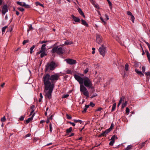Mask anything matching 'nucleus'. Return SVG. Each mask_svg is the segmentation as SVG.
<instances>
[{
  "label": "nucleus",
  "mask_w": 150,
  "mask_h": 150,
  "mask_svg": "<svg viewBox=\"0 0 150 150\" xmlns=\"http://www.w3.org/2000/svg\"><path fill=\"white\" fill-rule=\"evenodd\" d=\"M46 46L45 44H43L41 46L39 52H37V54H40V56L41 58L47 55L46 53Z\"/></svg>",
  "instance_id": "nucleus-4"
},
{
  "label": "nucleus",
  "mask_w": 150,
  "mask_h": 150,
  "mask_svg": "<svg viewBox=\"0 0 150 150\" xmlns=\"http://www.w3.org/2000/svg\"><path fill=\"white\" fill-rule=\"evenodd\" d=\"M12 30L13 29H12V28L11 27H10L9 28L8 30H7V32H10L12 31Z\"/></svg>",
  "instance_id": "nucleus-45"
},
{
  "label": "nucleus",
  "mask_w": 150,
  "mask_h": 150,
  "mask_svg": "<svg viewBox=\"0 0 150 150\" xmlns=\"http://www.w3.org/2000/svg\"><path fill=\"white\" fill-rule=\"evenodd\" d=\"M8 6L6 5H4L2 8V13L5 15V13L8 12Z\"/></svg>",
  "instance_id": "nucleus-10"
},
{
  "label": "nucleus",
  "mask_w": 150,
  "mask_h": 150,
  "mask_svg": "<svg viewBox=\"0 0 150 150\" xmlns=\"http://www.w3.org/2000/svg\"><path fill=\"white\" fill-rule=\"evenodd\" d=\"M35 108V106L34 105H32L31 107V108L33 110V109Z\"/></svg>",
  "instance_id": "nucleus-63"
},
{
  "label": "nucleus",
  "mask_w": 150,
  "mask_h": 150,
  "mask_svg": "<svg viewBox=\"0 0 150 150\" xmlns=\"http://www.w3.org/2000/svg\"><path fill=\"white\" fill-rule=\"evenodd\" d=\"M131 19H132V22L134 23V21L135 18H134V16L133 15H132V16H131Z\"/></svg>",
  "instance_id": "nucleus-41"
},
{
  "label": "nucleus",
  "mask_w": 150,
  "mask_h": 150,
  "mask_svg": "<svg viewBox=\"0 0 150 150\" xmlns=\"http://www.w3.org/2000/svg\"><path fill=\"white\" fill-rule=\"evenodd\" d=\"M102 110V108H101L100 107L96 111H100Z\"/></svg>",
  "instance_id": "nucleus-49"
},
{
  "label": "nucleus",
  "mask_w": 150,
  "mask_h": 150,
  "mask_svg": "<svg viewBox=\"0 0 150 150\" xmlns=\"http://www.w3.org/2000/svg\"><path fill=\"white\" fill-rule=\"evenodd\" d=\"M35 45H33L30 48V53L32 54L33 52V50L35 48Z\"/></svg>",
  "instance_id": "nucleus-26"
},
{
  "label": "nucleus",
  "mask_w": 150,
  "mask_h": 150,
  "mask_svg": "<svg viewBox=\"0 0 150 150\" xmlns=\"http://www.w3.org/2000/svg\"><path fill=\"white\" fill-rule=\"evenodd\" d=\"M35 5H36V6H38L39 5V6H42V7H44V6L43 5V4H41V3H40L39 2H36V3H35Z\"/></svg>",
  "instance_id": "nucleus-25"
},
{
  "label": "nucleus",
  "mask_w": 150,
  "mask_h": 150,
  "mask_svg": "<svg viewBox=\"0 0 150 150\" xmlns=\"http://www.w3.org/2000/svg\"><path fill=\"white\" fill-rule=\"evenodd\" d=\"M59 77V75L57 74L52 75L51 76L47 74L43 77L44 84L45 93V96L48 99L52 98V93L54 87V85L52 82L57 81Z\"/></svg>",
  "instance_id": "nucleus-1"
},
{
  "label": "nucleus",
  "mask_w": 150,
  "mask_h": 150,
  "mask_svg": "<svg viewBox=\"0 0 150 150\" xmlns=\"http://www.w3.org/2000/svg\"><path fill=\"white\" fill-rule=\"evenodd\" d=\"M66 115L67 117V119H69V120L71 119V118H72L71 117L69 116V115L68 114H67Z\"/></svg>",
  "instance_id": "nucleus-33"
},
{
  "label": "nucleus",
  "mask_w": 150,
  "mask_h": 150,
  "mask_svg": "<svg viewBox=\"0 0 150 150\" xmlns=\"http://www.w3.org/2000/svg\"><path fill=\"white\" fill-rule=\"evenodd\" d=\"M100 18V19L101 20V21L102 22H103L104 23V24H105V22L104 19L103 18Z\"/></svg>",
  "instance_id": "nucleus-52"
},
{
  "label": "nucleus",
  "mask_w": 150,
  "mask_h": 150,
  "mask_svg": "<svg viewBox=\"0 0 150 150\" xmlns=\"http://www.w3.org/2000/svg\"><path fill=\"white\" fill-rule=\"evenodd\" d=\"M127 101H126L124 103H123L122 105V108H123L127 105Z\"/></svg>",
  "instance_id": "nucleus-19"
},
{
  "label": "nucleus",
  "mask_w": 150,
  "mask_h": 150,
  "mask_svg": "<svg viewBox=\"0 0 150 150\" xmlns=\"http://www.w3.org/2000/svg\"><path fill=\"white\" fill-rule=\"evenodd\" d=\"M88 71V68H86L84 71V73L85 74H86L87 73Z\"/></svg>",
  "instance_id": "nucleus-44"
},
{
  "label": "nucleus",
  "mask_w": 150,
  "mask_h": 150,
  "mask_svg": "<svg viewBox=\"0 0 150 150\" xmlns=\"http://www.w3.org/2000/svg\"><path fill=\"white\" fill-rule=\"evenodd\" d=\"M69 96V95L68 94H65L64 96H63L62 98H66Z\"/></svg>",
  "instance_id": "nucleus-34"
},
{
  "label": "nucleus",
  "mask_w": 150,
  "mask_h": 150,
  "mask_svg": "<svg viewBox=\"0 0 150 150\" xmlns=\"http://www.w3.org/2000/svg\"><path fill=\"white\" fill-rule=\"evenodd\" d=\"M24 117L23 116H21L19 118V120H24Z\"/></svg>",
  "instance_id": "nucleus-47"
},
{
  "label": "nucleus",
  "mask_w": 150,
  "mask_h": 150,
  "mask_svg": "<svg viewBox=\"0 0 150 150\" xmlns=\"http://www.w3.org/2000/svg\"><path fill=\"white\" fill-rule=\"evenodd\" d=\"M89 105H85V108L87 109V108L89 107Z\"/></svg>",
  "instance_id": "nucleus-59"
},
{
  "label": "nucleus",
  "mask_w": 150,
  "mask_h": 150,
  "mask_svg": "<svg viewBox=\"0 0 150 150\" xmlns=\"http://www.w3.org/2000/svg\"><path fill=\"white\" fill-rule=\"evenodd\" d=\"M6 119L5 118V116H4L1 119V122H5V121H6Z\"/></svg>",
  "instance_id": "nucleus-32"
},
{
  "label": "nucleus",
  "mask_w": 150,
  "mask_h": 150,
  "mask_svg": "<svg viewBox=\"0 0 150 150\" xmlns=\"http://www.w3.org/2000/svg\"><path fill=\"white\" fill-rule=\"evenodd\" d=\"M47 41H43L40 42V43L43 44L44 43H46L47 42Z\"/></svg>",
  "instance_id": "nucleus-60"
},
{
  "label": "nucleus",
  "mask_w": 150,
  "mask_h": 150,
  "mask_svg": "<svg viewBox=\"0 0 150 150\" xmlns=\"http://www.w3.org/2000/svg\"><path fill=\"white\" fill-rule=\"evenodd\" d=\"M35 113H34L33 115H32L31 117L29 118L27 120H26V122L27 124L29 123L31 121L33 120V117Z\"/></svg>",
  "instance_id": "nucleus-14"
},
{
  "label": "nucleus",
  "mask_w": 150,
  "mask_h": 150,
  "mask_svg": "<svg viewBox=\"0 0 150 150\" xmlns=\"http://www.w3.org/2000/svg\"><path fill=\"white\" fill-rule=\"evenodd\" d=\"M81 23L83 25L86 27L88 26V24L84 20L82 19L81 20Z\"/></svg>",
  "instance_id": "nucleus-16"
},
{
  "label": "nucleus",
  "mask_w": 150,
  "mask_h": 150,
  "mask_svg": "<svg viewBox=\"0 0 150 150\" xmlns=\"http://www.w3.org/2000/svg\"><path fill=\"white\" fill-rule=\"evenodd\" d=\"M129 65L127 64H126L125 65V70L126 71H127L129 70Z\"/></svg>",
  "instance_id": "nucleus-24"
},
{
  "label": "nucleus",
  "mask_w": 150,
  "mask_h": 150,
  "mask_svg": "<svg viewBox=\"0 0 150 150\" xmlns=\"http://www.w3.org/2000/svg\"><path fill=\"white\" fill-rule=\"evenodd\" d=\"M117 138L115 135H113L111 139V141L109 143V144L111 146H113L115 143V140L117 139Z\"/></svg>",
  "instance_id": "nucleus-9"
},
{
  "label": "nucleus",
  "mask_w": 150,
  "mask_h": 150,
  "mask_svg": "<svg viewBox=\"0 0 150 150\" xmlns=\"http://www.w3.org/2000/svg\"><path fill=\"white\" fill-rule=\"evenodd\" d=\"M97 96V95L96 93H94L93 94L92 96L91 97V98H93L94 97L96 96Z\"/></svg>",
  "instance_id": "nucleus-42"
},
{
  "label": "nucleus",
  "mask_w": 150,
  "mask_h": 150,
  "mask_svg": "<svg viewBox=\"0 0 150 150\" xmlns=\"http://www.w3.org/2000/svg\"><path fill=\"white\" fill-rule=\"evenodd\" d=\"M52 125L51 123L50 124V131L51 132L52 131Z\"/></svg>",
  "instance_id": "nucleus-31"
},
{
  "label": "nucleus",
  "mask_w": 150,
  "mask_h": 150,
  "mask_svg": "<svg viewBox=\"0 0 150 150\" xmlns=\"http://www.w3.org/2000/svg\"><path fill=\"white\" fill-rule=\"evenodd\" d=\"M68 123L70 124L71 125H72L73 126H74L75 125V124L74 122H69Z\"/></svg>",
  "instance_id": "nucleus-43"
},
{
  "label": "nucleus",
  "mask_w": 150,
  "mask_h": 150,
  "mask_svg": "<svg viewBox=\"0 0 150 150\" xmlns=\"http://www.w3.org/2000/svg\"><path fill=\"white\" fill-rule=\"evenodd\" d=\"M114 126V124L112 123L111 125V126L110 128L109 129H111V130L112 129V127H113Z\"/></svg>",
  "instance_id": "nucleus-51"
},
{
  "label": "nucleus",
  "mask_w": 150,
  "mask_h": 150,
  "mask_svg": "<svg viewBox=\"0 0 150 150\" xmlns=\"http://www.w3.org/2000/svg\"><path fill=\"white\" fill-rule=\"evenodd\" d=\"M73 43V42L72 41H69L67 40L65 42L64 44L65 45H71Z\"/></svg>",
  "instance_id": "nucleus-18"
},
{
  "label": "nucleus",
  "mask_w": 150,
  "mask_h": 150,
  "mask_svg": "<svg viewBox=\"0 0 150 150\" xmlns=\"http://www.w3.org/2000/svg\"><path fill=\"white\" fill-rule=\"evenodd\" d=\"M102 37L99 34H96V42L98 44H100L102 41Z\"/></svg>",
  "instance_id": "nucleus-8"
},
{
  "label": "nucleus",
  "mask_w": 150,
  "mask_h": 150,
  "mask_svg": "<svg viewBox=\"0 0 150 150\" xmlns=\"http://www.w3.org/2000/svg\"><path fill=\"white\" fill-rule=\"evenodd\" d=\"M108 2V3L109 4V5L110 6H111L112 5V4L111 3V2L109 0H107Z\"/></svg>",
  "instance_id": "nucleus-46"
},
{
  "label": "nucleus",
  "mask_w": 150,
  "mask_h": 150,
  "mask_svg": "<svg viewBox=\"0 0 150 150\" xmlns=\"http://www.w3.org/2000/svg\"><path fill=\"white\" fill-rule=\"evenodd\" d=\"M105 17L106 18L107 20H108L109 19V18L107 14H105Z\"/></svg>",
  "instance_id": "nucleus-55"
},
{
  "label": "nucleus",
  "mask_w": 150,
  "mask_h": 150,
  "mask_svg": "<svg viewBox=\"0 0 150 150\" xmlns=\"http://www.w3.org/2000/svg\"><path fill=\"white\" fill-rule=\"evenodd\" d=\"M87 109L86 108H84V109H83V112H86V110H87Z\"/></svg>",
  "instance_id": "nucleus-62"
},
{
  "label": "nucleus",
  "mask_w": 150,
  "mask_h": 150,
  "mask_svg": "<svg viewBox=\"0 0 150 150\" xmlns=\"http://www.w3.org/2000/svg\"><path fill=\"white\" fill-rule=\"evenodd\" d=\"M75 79L78 81L80 84L83 85L84 83L85 86L87 87L93 89V87L92 85V83L90 79L86 76L81 77V76L75 74L74 75Z\"/></svg>",
  "instance_id": "nucleus-2"
},
{
  "label": "nucleus",
  "mask_w": 150,
  "mask_h": 150,
  "mask_svg": "<svg viewBox=\"0 0 150 150\" xmlns=\"http://www.w3.org/2000/svg\"><path fill=\"white\" fill-rule=\"evenodd\" d=\"M69 64L72 65L76 63V61L74 59H69L65 60Z\"/></svg>",
  "instance_id": "nucleus-11"
},
{
  "label": "nucleus",
  "mask_w": 150,
  "mask_h": 150,
  "mask_svg": "<svg viewBox=\"0 0 150 150\" xmlns=\"http://www.w3.org/2000/svg\"><path fill=\"white\" fill-rule=\"evenodd\" d=\"M127 14L128 15L132 16L133 15L132 13L129 11H128L127 12Z\"/></svg>",
  "instance_id": "nucleus-37"
},
{
  "label": "nucleus",
  "mask_w": 150,
  "mask_h": 150,
  "mask_svg": "<svg viewBox=\"0 0 150 150\" xmlns=\"http://www.w3.org/2000/svg\"><path fill=\"white\" fill-rule=\"evenodd\" d=\"M78 10L79 13L82 16H83V17L85 18V16L83 13V12L82 11L81 9L80 8H79L78 9Z\"/></svg>",
  "instance_id": "nucleus-15"
},
{
  "label": "nucleus",
  "mask_w": 150,
  "mask_h": 150,
  "mask_svg": "<svg viewBox=\"0 0 150 150\" xmlns=\"http://www.w3.org/2000/svg\"><path fill=\"white\" fill-rule=\"evenodd\" d=\"M145 42L147 44L148 47H150V45L148 42L146 41H145Z\"/></svg>",
  "instance_id": "nucleus-53"
},
{
  "label": "nucleus",
  "mask_w": 150,
  "mask_h": 150,
  "mask_svg": "<svg viewBox=\"0 0 150 150\" xmlns=\"http://www.w3.org/2000/svg\"><path fill=\"white\" fill-rule=\"evenodd\" d=\"M111 130V129H108L106 130L103 133V134H106L109 133Z\"/></svg>",
  "instance_id": "nucleus-23"
},
{
  "label": "nucleus",
  "mask_w": 150,
  "mask_h": 150,
  "mask_svg": "<svg viewBox=\"0 0 150 150\" xmlns=\"http://www.w3.org/2000/svg\"><path fill=\"white\" fill-rule=\"evenodd\" d=\"M145 74L147 76H150V72H147L145 73Z\"/></svg>",
  "instance_id": "nucleus-48"
},
{
  "label": "nucleus",
  "mask_w": 150,
  "mask_h": 150,
  "mask_svg": "<svg viewBox=\"0 0 150 150\" xmlns=\"http://www.w3.org/2000/svg\"><path fill=\"white\" fill-rule=\"evenodd\" d=\"M80 91L87 97L89 96V92L87 88L83 85H81L80 87Z\"/></svg>",
  "instance_id": "nucleus-5"
},
{
  "label": "nucleus",
  "mask_w": 150,
  "mask_h": 150,
  "mask_svg": "<svg viewBox=\"0 0 150 150\" xmlns=\"http://www.w3.org/2000/svg\"><path fill=\"white\" fill-rule=\"evenodd\" d=\"M33 29V28L32 26V25H31L29 27L28 29L27 30L28 33H29V32L30 30H32Z\"/></svg>",
  "instance_id": "nucleus-27"
},
{
  "label": "nucleus",
  "mask_w": 150,
  "mask_h": 150,
  "mask_svg": "<svg viewBox=\"0 0 150 150\" xmlns=\"http://www.w3.org/2000/svg\"><path fill=\"white\" fill-rule=\"evenodd\" d=\"M145 66H143L142 67V71L143 73H145Z\"/></svg>",
  "instance_id": "nucleus-35"
},
{
  "label": "nucleus",
  "mask_w": 150,
  "mask_h": 150,
  "mask_svg": "<svg viewBox=\"0 0 150 150\" xmlns=\"http://www.w3.org/2000/svg\"><path fill=\"white\" fill-rule=\"evenodd\" d=\"M50 122V119H47V121H46V122L47 123H48Z\"/></svg>",
  "instance_id": "nucleus-64"
},
{
  "label": "nucleus",
  "mask_w": 150,
  "mask_h": 150,
  "mask_svg": "<svg viewBox=\"0 0 150 150\" xmlns=\"http://www.w3.org/2000/svg\"><path fill=\"white\" fill-rule=\"evenodd\" d=\"M5 83H3L1 85V87L3 88L4 85H5Z\"/></svg>",
  "instance_id": "nucleus-58"
},
{
  "label": "nucleus",
  "mask_w": 150,
  "mask_h": 150,
  "mask_svg": "<svg viewBox=\"0 0 150 150\" xmlns=\"http://www.w3.org/2000/svg\"><path fill=\"white\" fill-rule=\"evenodd\" d=\"M40 98H41V99H42V98H43V96H42V93H40Z\"/></svg>",
  "instance_id": "nucleus-54"
},
{
  "label": "nucleus",
  "mask_w": 150,
  "mask_h": 150,
  "mask_svg": "<svg viewBox=\"0 0 150 150\" xmlns=\"http://www.w3.org/2000/svg\"><path fill=\"white\" fill-rule=\"evenodd\" d=\"M94 6L96 7V8H99V6H98V5H96L95 4H94Z\"/></svg>",
  "instance_id": "nucleus-61"
},
{
  "label": "nucleus",
  "mask_w": 150,
  "mask_h": 150,
  "mask_svg": "<svg viewBox=\"0 0 150 150\" xmlns=\"http://www.w3.org/2000/svg\"><path fill=\"white\" fill-rule=\"evenodd\" d=\"M52 52L53 53L56 52L59 54H62L63 53L62 48L61 47H58V46L54 47L52 49Z\"/></svg>",
  "instance_id": "nucleus-6"
},
{
  "label": "nucleus",
  "mask_w": 150,
  "mask_h": 150,
  "mask_svg": "<svg viewBox=\"0 0 150 150\" xmlns=\"http://www.w3.org/2000/svg\"><path fill=\"white\" fill-rule=\"evenodd\" d=\"M17 4L23 6H25L27 8H29L30 7V6L29 5L26 4L25 2H21L20 1H17Z\"/></svg>",
  "instance_id": "nucleus-12"
},
{
  "label": "nucleus",
  "mask_w": 150,
  "mask_h": 150,
  "mask_svg": "<svg viewBox=\"0 0 150 150\" xmlns=\"http://www.w3.org/2000/svg\"><path fill=\"white\" fill-rule=\"evenodd\" d=\"M30 136V134L29 133H28L25 136V137H29Z\"/></svg>",
  "instance_id": "nucleus-50"
},
{
  "label": "nucleus",
  "mask_w": 150,
  "mask_h": 150,
  "mask_svg": "<svg viewBox=\"0 0 150 150\" xmlns=\"http://www.w3.org/2000/svg\"><path fill=\"white\" fill-rule=\"evenodd\" d=\"M116 106V103H115L113 104L112 106V111H114L115 108Z\"/></svg>",
  "instance_id": "nucleus-22"
},
{
  "label": "nucleus",
  "mask_w": 150,
  "mask_h": 150,
  "mask_svg": "<svg viewBox=\"0 0 150 150\" xmlns=\"http://www.w3.org/2000/svg\"><path fill=\"white\" fill-rule=\"evenodd\" d=\"M146 55L148 58V59L150 58V54L148 52H146Z\"/></svg>",
  "instance_id": "nucleus-38"
},
{
  "label": "nucleus",
  "mask_w": 150,
  "mask_h": 150,
  "mask_svg": "<svg viewBox=\"0 0 150 150\" xmlns=\"http://www.w3.org/2000/svg\"><path fill=\"white\" fill-rule=\"evenodd\" d=\"M6 28L7 26H5L2 28V30L3 33H4L5 32Z\"/></svg>",
  "instance_id": "nucleus-30"
},
{
  "label": "nucleus",
  "mask_w": 150,
  "mask_h": 150,
  "mask_svg": "<svg viewBox=\"0 0 150 150\" xmlns=\"http://www.w3.org/2000/svg\"><path fill=\"white\" fill-rule=\"evenodd\" d=\"M129 109L128 108H126V112L127 114V115H128L129 114Z\"/></svg>",
  "instance_id": "nucleus-29"
},
{
  "label": "nucleus",
  "mask_w": 150,
  "mask_h": 150,
  "mask_svg": "<svg viewBox=\"0 0 150 150\" xmlns=\"http://www.w3.org/2000/svg\"><path fill=\"white\" fill-rule=\"evenodd\" d=\"M72 127H70L69 128L67 129L66 130V132L68 133L72 131Z\"/></svg>",
  "instance_id": "nucleus-21"
},
{
  "label": "nucleus",
  "mask_w": 150,
  "mask_h": 150,
  "mask_svg": "<svg viewBox=\"0 0 150 150\" xmlns=\"http://www.w3.org/2000/svg\"><path fill=\"white\" fill-rule=\"evenodd\" d=\"M89 105L93 107L95 106V104L92 102H90Z\"/></svg>",
  "instance_id": "nucleus-39"
},
{
  "label": "nucleus",
  "mask_w": 150,
  "mask_h": 150,
  "mask_svg": "<svg viewBox=\"0 0 150 150\" xmlns=\"http://www.w3.org/2000/svg\"><path fill=\"white\" fill-rule=\"evenodd\" d=\"M125 97L124 96H122V97H121L119 101V103H121L122 102V101H124V99H125Z\"/></svg>",
  "instance_id": "nucleus-20"
},
{
  "label": "nucleus",
  "mask_w": 150,
  "mask_h": 150,
  "mask_svg": "<svg viewBox=\"0 0 150 150\" xmlns=\"http://www.w3.org/2000/svg\"><path fill=\"white\" fill-rule=\"evenodd\" d=\"M28 40H24L23 43V44L24 45L26 43L28 42Z\"/></svg>",
  "instance_id": "nucleus-36"
},
{
  "label": "nucleus",
  "mask_w": 150,
  "mask_h": 150,
  "mask_svg": "<svg viewBox=\"0 0 150 150\" xmlns=\"http://www.w3.org/2000/svg\"><path fill=\"white\" fill-rule=\"evenodd\" d=\"M34 110H32V111H31L30 113V116H31L32 115V113L34 112Z\"/></svg>",
  "instance_id": "nucleus-56"
},
{
  "label": "nucleus",
  "mask_w": 150,
  "mask_h": 150,
  "mask_svg": "<svg viewBox=\"0 0 150 150\" xmlns=\"http://www.w3.org/2000/svg\"><path fill=\"white\" fill-rule=\"evenodd\" d=\"M74 121V122L75 123H77V122H80L81 123V120H76V119H74L73 120Z\"/></svg>",
  "instance_id": "nucleus-28"
},
{
  "label": "nucleus",
  "mask_w": 150,
  "mask_h": 150,
  "mask_svg": "<svg viewBox=\"0 0 150 150\" xmlns=\"http://www.w3.org/2000/svg\"><path fill=\"white\" fill-rule=\"evenodd\" d=\"M99 51L100 54L104 57L105 55V52H106V47L103 45H102L99 48Z\"/></svg>",
  "instance_id": "nucleus-7"
},
{
  "label": "nucleus",
  "mask_w": 150,
  "mask_h": 150,
  "mask_svg": "<svg viewBox=\"0 0 150 150\" xmlns=\"http://www.w3.org/2000/svg\"><path fill=\"white\" fill-rule=\"evenodd\" d=\"M18 9L21 11H23L24 10L23 8H18Z\"/></svg>",
  "instance_id": "nucleus-40"
},
{
  "label": "nucleus",
  "mask_w": 150,
  "mask_h": 150,
  "mask_svg": "<svg viewBox=\"0 0 150 150\" xmlns=\"http://www.w3.org/2000/svg\"><path fill=\"white\" fill-rule=\"evenodd\" d=\"M72 17L74 21L76 22H79L80 21V19L79 18L76 17L74 16H73Z\"/></svg>",
  "instance_id": "nucleus-17"
},
{
  "label": "nucleus",
  "mask_w": 150,
  "mask_h": 150,
  "mask_svg": "<svg viewBox=\"0 0 150 150\" xmlns=\"http://www.w3.org/2000/svg\"><path fill=\"white\" fill-rule=\"evenodd\" d=\"M66 72L68 74H71V71L69 70H67V71Z\"/></svg>",
  "instance_id": "nucleus-57"
},
{
  "label": "nucleus",
  "mask_w": 150,
  "mask_h": 150,
  "mask_svg": "<svg viewBox=\"0 0 150 150\" xmlns=\"http://www.w3.org/2000/svg\"><path fill=\"white\" fill-rule=\"evenodd\" d=\"M135 72L139 75L141 76H143L144 75L141 71H139L137 69H135Z\"/></svg>",
  "instance_id": "nucleus-13"
},
{
  "label": "nucleus",
  "mask_w": 150,
  "mask_h": 150,
  "mask_svg": "<svg viewBox=\"0 0 150 150\" xmlns=\"http://www.w3.org/2000/svg\"><path fill=\"white\" fill-rule=\"evenodd\" d=\"M56 63L52 61L50 63H47L45 66V70L46 71L49 70H53L57 66Z\"/></svg>",
  "instance_id": "nucleus-3"
}]
</instances>
